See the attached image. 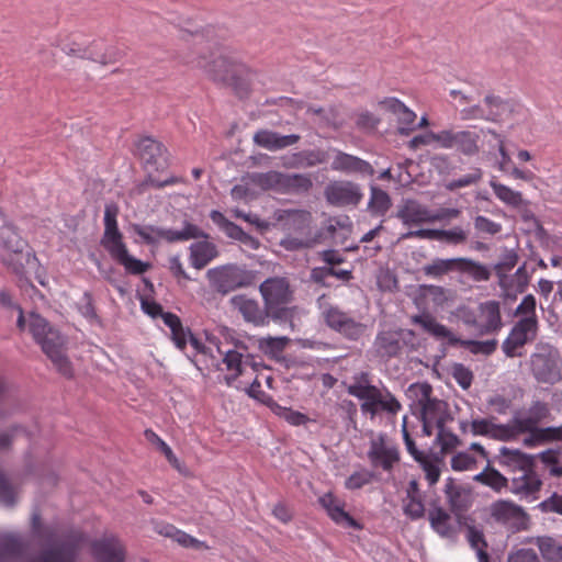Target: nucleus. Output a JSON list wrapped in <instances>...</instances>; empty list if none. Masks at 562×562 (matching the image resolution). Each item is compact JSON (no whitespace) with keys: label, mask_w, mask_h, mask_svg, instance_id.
<instances>
[{"label":"nucleus","mask_w":562,"mask_h":562,"mask_svg":"<svg viewBox=\"0 0 562 562\" xmlns=\"http://www.w3.org/2000/svg\"><path fill=\"white\" fill-rule=\"evenodd\" d=\"M83 536L79 531H71L59 536L50 527L42 526L40 516H32V543L40 552L32 562H75Z\"/></svg>","instance_id":"1"},{"label":"nucleus","mask_w":562,"mask_h":562,"mask_svg":"<svg viewBox=\"0 0 562 562\" xmlns=\"http://www.w3.org/2000/svg\"><path fill=\"white\" fill-rule=\"evenodd\" d=\"M102 43H93L89 47H82L77 43L65 44L61 46V50L70 56H79L88 58L100 64H108L114 59L112 53L105 52Z\"/></svg>","instance_id":"25"},{"label":"nucleus","mask_w":562,"mask_h":562,"mask_svg":"<svg viewBox=\"0 0 562 562\" xmlns=\"http://www.w3.org/2000/svg\"><path fill=\"white\" fill-rule=\"evenodd\" d=\"M269 406L273 414H276L280 418H283L292 426H301L310 420L306 415L297 411H293L289 407L281 406L276 402H272Z\"/></svg>","instance_id":"52"},{"label":"nucleus","mask_w":562,"mask_h":562,"mask_svg":"<svg viewBox=\"0 0 562 562\" xmlns=\"http://www.w3.org/2000/svg\"><path fill=\"white\" fill-rule=\"evenodd\" d=\"M249 179L262 190L285 193L286 173L280 171L257 172L252 173Z\"/></svg>","instance_id":"35"},{"label":"nucleus","mask_w":562,"mask_h":562,"mask_svg":"<svg viewBox=\"0 0 562 562\" xmlns=\"http://www.w3.org/2000/svg\"><path fill=\"white\" fill-rule=\"evenodd\" d=\"M144 311L153 316L156 317L158 315L161 316L164 324L170 329L171 331V339L175 342L176 347L180 350H184L188 341L191 344V346L200 353L204 355L205 350L201 346L198 339H195L189 329H186L180 318L172 314V313H165L162 312V308L160 305L156 303H143Z\"/></svg>","instance_id":"11"},{"label":"nucleus","mask_w":562,"mask_h":562,"mask_svg":"<svg viewBox=\"0 0 562 562\" xmlns=\"http://www.w3.org/2000/svg\"><path fill=\"white\" fill-rule=\"evenodd\" d=\"M190 263L201 270L218 256V249L209 240L196 241L190 245Z\"/></svg>","instance_id":"32"},{"label":"nucleus","mask_w":562,"mask_h":562,"mask_svg":"<svg viewBox=\"0 0 562 562\" xmlns=\"http://www.w3.org/2000/svg\"><path fill=\"white\" fill-rule=\"evenodd\" d=\"M403 509L405 515L414 520L422 518L425 514L424 503L419 495L417 483L414 481L411 482L407 490V496L404 499Z\"/></svg>","instance_id":"41"},{"label":"nucleus","mask_w":562,"mask_h":562,"mask_svg":"<svg viewBox=\"0 0 562 562\" xmlns=\"http://www.w3.org/2000/svg\"><path fill=\"white\" fill-rule=\"evenodd\" d=\"M330 167L333 170L345 172V173H352V172L372 173L373 172V169L368 161L362 160L356 156L339 151V150L336 151V155L331 161Z\"/></svg>","instance_id":"31"},{"label":"nucleus","mask_w":562,"mask_h":562,"mask_svg":"<svg viewBox=\"0 0 562 562\" xmlns=\"http://www.w3.org/2000/svg\"><path fill=\"white\" fill-rule=\"evenodd\" d=\"M458 272L467 273L474 281H487L491 277L490 270L482 263L469 258H458Z\"/></svg>","instance_id":"46"},{"label":"nucleus","mask_w":562,"mask_h":562,"mask_svg":"<svg viewBox=\"0 0 562 562\" xmlns=\"http://www.w3.org/2000/svg\"><path fill=\"white\" fill-rule=\"evenodd\" d=\"M481 178H482V171H481V169L476 168L472 172L463 175L460 178L450 181L447 184V188L449 190H456V189H460V188L470 187V186L476 183L477 181H480Z\"/></svg>","instance_id":"63"},{"label":"nucleus","mask_w":562,"mask_h":562,"mask_svg":"<svg viewBox=\"0 0 562 562\" xmlns=\"http://www.w3.org/2000/svg\"><path fill=\"white\" fill-rule=\"evenodd\" d=\"M505 427L510 432V440L516 439L521 434L539 428L537 419L532 418L529 414L526 416H515L509 423L505 424Z\"/></svg>","instance_id":"47"},{"label":"nucleus","mask_w":562,"mask_h":562,"mask_svg":"<svg viewBox=\"0 0 562 562\" xmlns=\"http://www.w3.org/2000/svg\"><path fill=\"white\" fill-rule=\"evenodd\" d=\"M347 391L350 395L361 401V412L363 415H369L371 419L375 417V403L380 389L370 384L367 373H361L359 378L348 385Z\"/></svg>","instance_id":"17"},{"label":"nucleus","mask_w":562,"mask_h":562,"mask_svg":"<svg viewBox=\"0 0 562 562\" xmlns=\"http://www.w3.org/2000/svg\"><path fill=\"white\" fill-rule=\"evenodd\" d=\"M369 206L374 213L382 215L390 209L391 199L382 189L372 187Z\"/></svg>","instance_id":"55"},{"label":"nucleus","mask_w":562,"mask_h":562,"mask_svg":"<svg viewBox=\"0 0 562 562\" xmlns=\"http://www.w3.org/2000/svg\"><path fill=\"white\" fill-rule=\"evenodd\" d=\"M300 140V135H281L279 133L261 130L254 135V142L268 150H279L292 146Z\"/></svg>","instance_id":"28"},{"label":"nucleus","mask_w":562,"mask_h":562,"mask_svg":"<svg viewBox=\"0 0 562 562\" xmlns=\"http://www.w3.org/2000/svg\"><path fill=\"white\" fill-rule=\"evenodd\" d=\"M467 538L471 548L475 550L479 562H488V554L485 550L487 544L483 532L474 527H469Z\"/></svg>","instance_id":"51"},{"label":"nucleus","mask_w":562,"mask_h":562,"mask_svg":"<svg viewBox=\"0 0 562 562\" xmlns=\"http://www.w3.org/2000/svg\"><path fill=\"white\" fill-rule=\"evenodd\" d=\"M145 437L149 442L155 445L161 451V453H164L168 462L175 469H177L180 473H186V468L180 463L171 448L158 435H156L153 430H146Z\"/></svg>","instance_id":"48"},{"label":"nucleus","mask_w":562,"mask_h":562,"mask_svg":"<svg viewBox=\"0 0 562 562\" xmlns=\"http://www.w3.org/2000/svg\"><path fill=\"white\" fill-rule=\"evenodd\" d=\"M418 415L423 424V434L428 437L435 434L436 429L452 420L448 404L438 398L420 408Z\"/></svg>","instance_id":"16"},{"label":"nucleus","mask_w":562,"mask_h":562,"mask_svg":"<svg viewBox=\"0 0 562 562\" xmlns=\"http://www.w3.org/2000/svg\"><path fill=\"white\" fill-rule=\"evenodd\" d=\"M503 327L499 302L490 300L477 306V335H492Z\"/></svg>","instance_id":"21"},{"label":"nucleus","mask_w":562,"mask_h":562,"mask_svg":"<svg viewBox=\"0 0 562 562\" xmlns=\"http://www.w3.org/2000/svg\"><path fill=\"white\" fill-rule=\"evenodd\" d=\"M460 116L464 121H471V120L488 121V119L493 117L491 112H488V109L483 110V105H481V104L464 106L460 111Z\"/></svg>","instance_id":"62"},{"label":"nucleus","mask_w":562,"mask_h":562,"mask_svg":"<svg viewBox=\"0 0 562 562\" xmlns=\"http://www.w3.org/2000/svg\"><path fill=\"white\" fill-rule=\"evenodd\" d=\"M321 316L326 325L349 339H358L364 334L366 326L345 313L338 306L327 302L325 296L318 299Z\"/></svg>","instance_id":"9"},{"label":"nucleus","mask_w":562,"mask_h":562,"mask_svg":"<svg viewBox=\"0 0 562 562\" xmlns=\"http://www.w3.org/2000/svg\"><path fill=\"white\" fill-rule=\"evenodd\" d=\"M382 104L396 116L397 131L401 135H409L416 130V113L407 108L402 101L395 98L385 99Z\"/></svg>","instance_id":"24"},{"label":"nucleus","mask_w":562,"mask_h":562,"mask_svg":"<svg viewBox=\"0 0 562 562\" xmlns=\"http://www.w3.org/2000/svg\"><path fill=\"white\" fill-rule=\"evenodd\" d=\"M0 257L2 262L16 274H21L24 267L35 260V257L27 251V243L11 225L0 228Z\"/></svg>","instance_id":"6"},{"label":"nucleus","mask_w":562,"mask_h":562,"mask_svg":"<svg viewBox=\"0 0 562 562\" xmlns=\"http://www.w3.org/2000/svg\"><path fill=\"white\" fill-rule=\"evenodd\" d=\"M131 228L143 239L144 243L148 245H155L161 240L176 243L207 237L199 226L189 222H184L183 227L180 231L140 224H133Z\"/></svg>","instance_id":"8"},{"label":"nucleus","mask_w":562,"mask_h":562,"mask_svg":"<svg viewBox=\"0 0 562 562\" xmlns=\"http://www.w3.org/2000/svg\"><path fill=\"white\" fill-rule=\"evenodd\" d=\"M92 555L97 562H124L125 548L115 536H105L92 543Z\"/></svg>","instance_id":"22"},{"label":"nucleus","mask_w":562,"mask_h":562,"mask_svg":"<svg viewBox=\"0 0 562 562\" xmlns=\"http://www.w3.org/2000/svg\"><path fill=\"white\" fill-rule=\"evenodd\" d=\"M319 504L336 524L342 527L359 528L358 522L345 512L344 503L331 493L321 496Z\"/></svg>","instance_id":"26"},{"label":"nucleus","mask_w":562,"mask_h":562,"mask_svg":"<svg viewBox=\"0 0 562 562\" xmlns=\"http://www.w3.org/2000/svg\"><path fill=\"white\" fill-rule=\"evenodd\" d=\"M507 562H541L538 554L532 549H517L507 557Z\"/></svg>","instance_id":"64"},{"label":"nucleus","mask_w":562,"mask_h":562,"mask_svg":"<svg viewBox=\"0 0 562 562\" xmlns=\"http://www.w3.org/2000/svg\"><path fill=\"white\" fill-rule=\"evenodd\" d=\"M402 409L401 403L387 390H380L375 403V416L382 412L395 416Z\"/></svg>","instance_id":"50"},{"label":"nucleus","mask_w":562,"mask_h":562,"mask_svg":"<svg viewBox=\"0 0 562 562\" xmlns=\"http://www.w3.org/2000/svg\"><path fill=\"white\" fill-rule=\"evenodd\" d=\"M206 277L211 285L220 293L227 294L251 283V276L245 269L236 265H226L210 269Z\"/></svg>","instance_id":"10"},{"label":"nucleus","mask_w":562,"mask_h":562,"mask_svg":"<svg viewBox=\"0 0 562 562\" xmlns=\"http://www.w3.org/2000/svg\"><path fill=\"white\" fill-rule=\"evenodd\" d=\"M27 322L30 333L36 342L41 345L44 353L61 374L70 376L72 369L65 353V338L38 314L31 313Z\"/></svg>","instance_id":"4"},{"label":"nucleus","mask_w":562,"mask_h":562,"mask_svg":"<svg viewBox=\"0 0 562 562\" xmlns=\"http://www.w3.org/2000/svg\"><path fill=\"white\" fill-rule=\"evenodd\" d=\"M136 148L140 159L147 167H151L155 170L167 167L166 149L161 143L150 137H143L137 143Z\"/></svg>","instance_id":"23"},{"label":"nucleus","mask_w":562,"mask_h":562,"mask_svg":"<svg viewBox=\"0 0 562 562\" xmlns=\"http://www.w3.org/2000/svg\"><path fill=\"white\" fill-rule=\"evenodd\" d=\"M536 305L535 296L528 294L516 307L515 315L519 316L520 319L538 321L536 315Z\"/></svg>","instance_id":"59"},{"label":"nucleus","mask_w":562,"mask_h":562,"mask_svg":"<svg viewBox=\"0 0 562 562\" xmlns=\"http://www.w3.org/2000/svg\"><path fill=\"white\" fill-rule=\"evenodd\" d=\"M373 475L368 470H360L352 473L347 477L345 482V486L348 490H359L364 485L369 484L372 480Z\"/></svg>","instance_id":"61"},{"label":"nucleus","mask_w":562,"mask_h":562,"mask_svg":"<svg viewBox=\"0 0 562 562\" xmlns=\"http://www.w3.org/2000/svg\"><path fill=\"white\" fill-rule=\"evenodd\" d=\"M431 528L442 538L453 539L459 524L450 514L440 507L432 508L428 514Z\"/></svg>","instance_id":"29"},{"label":"nucleus","mask_w":562,"mask_h":562,"mask_svg":"<svg viewBox=\"0 0 562 562\" xmlns=\"http://www.w3.org/2000/svg\"><path fill=\"white\" fill-rule=\"evenodd\" d=\"M490 186L493 189L496 198L504 204L513 207H519L522 204L524 199L521 192L499 183L496 181L495 177L491 179Z\"/></svg>","instance_id":"42"},{"label":"nucleus","mask_w":562,"mask_h":562,"mask_svg":"<svg viewBox=\"0 0 562 562\" xmlns=\"http://www.w3.org/2000/svg\"><path fill=\"white\" fill-rule=\"evenodd\" d=\"M18 498L15 487L8 481V479L0 472V504L3 506H13Z\"/></svg>","instance_id":"58"},{"label":"nucleus","mask_w":562,"mask_h":562,"mask_svg":"<svg viewBox=\"0 0 562 562\" xmlns=\"http://www.w3.org/2000/svg\"><path fill=\"white\" fill-rule=\"evenodd\" d=\"M538 331V321L519 319L504 340L502 349L508 358L519 357L518 350L532 341Z\"/></svg>","instance_id":"14"},{"label":"nucleus","mask_w":562,"mask_h":562,"mask_svg":"<svg viewBox=\"0 0 562 562\" xmlns=\"http://www.w3.org/2000/svg\"><path fill=\"white\" fill-rule=\"evenodd\" d=\"M324 193L327 202L334 206L357 205L362 198L356 183L344 180L329 182Z\"/></svg>","instance_id":"18"},{"label":"nucleus","mask_w":562,"mask_h":562,"mask_svg":"<svg viewBox=\"0 0 562 562\" xmlns=\"http://www.w3.org/2000/svg\"><path fill=\"white\" fill-rule=\"evenodd\" d=\"M484 104L488 108V112L493 117L488 119L492 122H499L507 119L514 111L516 105L510 101H504L499 97L487 94L484 98Z\"/></svg>","instance_id":"40"},{"label":"nucleus","mask_w":562,"mask_h":562,"mask_svg":"<svg viewBox=\"0 0 562 562\" xmlns=\"http://www.w3.org/2000/svg\"><path fill=\"white\" fill-rule=\"evenodd\" d=\"M499 464L507 468L514 474L519 473L530 467H533V460L519 450L502 448L499 451Z\"/></svg>","instance_id":"34"},{"label":"nucleus","mask_w":562,"mask_h":562,"mask_svg":"<svg viewBox=\"0 0 562 562\" xmlns=\"http://www.w3.org/2000/svg\"><path fill=\"white\" fill-rule=\"evenodd\" d=\"M458 270V258H436L423 267L425 276L439 279L442 276Z\"/></svg>","instance_id":"44"},{"label":"nucleus","mask_w":562,"mask_h":562,"mask_svg":"<svg viewBox=\"0 0 562 562\" xmlns=\"http://www.w3.org/2000/svg\"><path fill=\"white\" fill-rule=\"evenodd\" d=\"M368 459L373 468H380L390 473L400 462V451L387 435L378 434L370 440Z\"/></svg>","instance_id":"12"},{"label":"nucleus","mask_w":562,"mask_h":562,"mask_svg":"<svg viewBox=\"0 0 562 562\" xmlns=\"http://www.w3.org/2000/svg\"><path fill=\"white\" fill-rule=\"evenodd\" d=\"M531 372L539 383L557 384L562 381V361L557 348L549 344L540 345L530 358Z\"/></svg>","instance_id":"7"},{"label":"nucleus","mask_w":562,"mask_h":562,"mask_svg":"<svg viewBox=\"0 0 562 562\" xmlns=\"http://www.w3.org/2000/svg\"><path fill=\"white\" fill-rule=\"evenodd\" d=\"M474 481L480 482L496 492L509 486V481L497 470L488 469L474 476Z\"/></svg>","instance_id":"49"},{"label":"nucleus","mask_w":562,"mask_h":562,"mask_svg":"<svg viewBox=\"0 0 562 562\" xmlns=\"http://www.w3.org/2000/svg\"><path fill=\"white\" fill-rule=\"evenodd\" d=\"M233 303L238 308L245 321L255 325H261L265 322V314L258 303L243 296L233 299Z\"/></svg>","instance_id":"38"},{"label":"nucleus","mask_w":562,"mask_h":562,"mask_svg":"<svg viewBox=\"0 0 562 562\" xmlns=\"http://www.w3.org/2000/svg\"><path fill=\"white\" fill-rule=\"evenodd\" d=\"M413 322L435 339L450 346L461 345L469 348L474 353L491 355L497 347L495 339L486 341L462 340L450 328L439 323L432 315L427 313L414 316Z\"/></svg>","instance_id":"5"},{"label":"nucleus","mask_w":562,"mask_h":562,"mask_svg":"<svg viewBox=\"0 0 562 562\" xmlns=\"http://www.w3.org/2000/svg\"><path fill=\"white\" fill-rule=\"evenodd\" d=\"M552 430H554V427L538 428L529 431L524 438V445L533 448L548 441H555L554 434L551 432Z\"/></svg>","instance_id":"54"},{"label":"nucleus","mask_w":562,"mask_h":562,"mask_svg":"<svg viewBox=\"0 0 562 562\" xmlns=\"http://www.w3.org/2000/svg\"><path fill=\"white\" fill-rule=\"evenodd\" d=\"M188 63H193L196 67L203 69L213 80L233 87L239 94L246 93L248 90L250 70L233 56L213 53L210 60L200 56Z\"/></svg>","instance_id":"2"},{"label":"nucleus","mask_w":562,"mask_h":562,"mask_svg":"<svg viewBox=\"0 0 562 562\" xmlns=\"http://www.w3.org/2000/svg\"><path fill=\"white\" fill-rule=\"evenodd\" d=\"M470 432L473 436H484L501 441L510 440V432L505 427V424H496L493 418L471 420Z\"/></svg>","instance_id":"27"},{"label":"nucleus","mask_w":562,"mask_h":562,"mask_svg":"<svg viewBox=\"0 0 562 562\" xmlns=\"http://www.w3.org/2000/svg\"><path fill=\"white\" fill-rule=\"evenodd\" d=\"M312 186V179L308 175L286 173L285 193L307 192Z\"/></svg>","instance_id":"53"},{"label":"nucleus","mask_w":562,"mask_h":562,"mask_svg":"<svg viewBox=\"0 0 562 562\" xmlns=\"http://www.w3.org/2000/svg\"><path fill=\"white\" fill-rule=\"evenodd\" d=\"M441 139H442V131L440 132H427L425 134H420L417 136H414L409 143L408 146L412 149H417L420 146H435L437 148H441Z\"/></svg>","instance_id":"56"},{"label":"nucleus","mask_w":562,"mask_h":562,"mask_svg":"<svg viewBox=\"0 0 562 562\" xmlns=\"http://www.w3.org/2000/svg\"><path fill=\"white\" fill-rule=\"evenodd\" d=\"M23 542L20 537L13 533H5L0 536V562H10L18 559L24 550Z\"/></svg>","instance_id":"36"},{"label":"nucleus","mask_w":562,"mask_h":562,"mask_svg":"<svg viewBox=\"0 0 562 562\" xmlns=\"http://www.w3.org/2000/svg\"><path fill=\"white\" fill-rule=\"evenodd\" d=\"M479 142L480 135L474 131L442 130V149H456L465 156H474L480 150Z\"/></svg>","instance_id":"15"},{"label":"nucleus","mask_w":562,"mask_h":562,"mask_svg":"<svg viewBox=\"0 0 562 562\" xmlns=\"http://www.w3.org/2000/svg\"><path fill=\"white\" fill-rule=\"evenodd\" d=\"M119 207L114 203L106 204L104 207V233L101 245L106 249L110 256L122 265L128 273L142 274L146 272L149 265L136 259L128 254L123 236L117 226Z\"/></svg>","instance_id":"3"},{"label":"nucleus","mask_w":562,"mask_h":562,"mask_svg":"<svg viewBox=\"0 0 562 562\" xmlns=\"http://www.w3.org/2000/svg\"><path fill=\"white\" fill-rule=\"evenodd\" d=\"M431 394L432 387L427 382L413 383L406 391L407 397L412 401V406L417 412L436 398Z\"/></svg>","instance_id":"39"},{"label":"nucleus","mask_w":562,"mask_h":562,"mask_svg":"<svg viewBox=\"0 0 562 562\" xmlns=\"http://www.w3.org/2000/svg\"><path fill=\"white\" fill-rule=\"evenodd\" d=\"M396 217L406 226H418L426 223H432L440 220V215L435 214L426 205L416 200H404L396 213Z\"/></svg>","instance_id":"20"},{"label":"nucleus","mask_w":562,"mask_h":562,"mask_svg":"<svg viewBox=\"0 0 562 562\" xmlns=\"http://www.w3.org/2000/svg\"><path fill=\"white\" fill-rule=\"evenodd\" d=\"M542 486L539 475L530 467L517 474H514L509 483V492L519 497V499L535 501Z\"/></svg>","instance_id":"19"},{"label":"nucleus","mask_w":562,"mask_h":562,"mask_svg":"<svg viewBox=\"0 0 562 562\" xmlns=\"http://www.w3.org/2000/svg\"><path fill=\"white\" fill-rule=\"evenodd\" d=\"M260 292L270 305H277L288 301L290 292L289 284L285 279L273 278L268 279L260 285Z\"/></svg>","instance_id":"33"},{"label":"nucleus","mask_w":562,"mask_h":562,"mask_svg":"<svg viewBox=\"0 0 562 562\" xmlns=\"http://www.w3.org/2000/svg\"><path fill=\"white\" fill-rule=\"evenodd\" d=\"M218 351L224 355L223 362L231 373L226 376L227 384H232L239 375L244 374L247 367H252V359L239 350Z\"/></svg>","instance_id":"30"},{"label":"nucleus","mask_w":562,"mask_h":562,"mask_svg":"<svg viewBox=\"0 0 562 562\" xmlns=\"http://www.w3.org/2000/svg\"><path fill=\"white\" fill-rule=\"evenodd\" d=\"M326 153L323 150H302L293 154L284 166L288 168H308L326 161Z\"/></svg>","instance_id":"37"},{"label":"nucleus","mask_w":562,"mask_h":562,"mask_svg":"<svg viewBox=\"0 0 562 562\" xmlns=\"http://www.w3.org/2000/svg\"><path fill=\"white\" fill-rule=\"evenodd\" d=\"M490 515L498 524L519 531L528 526L529 517L525 509L512 501L499 499L490 505Z\"/></svg>","instance_id":"13"},{"label":"nucleus","mask_w":562,"mask_h":562,"mask_svg":"<svg viewBox=\"0 0 562 562\" xmlns=\"http://www.w3.org/2000/svg\"><path fill=\"white\" fill-rule=\"evenodd\" d=\"M476 464L475 458L468 451L459 452L451 459V468L454 471H470Z\"/></svg>","instance_id":"60"},{"label":"nucleus","mask_w":562,"mask_h":562,"mask_svg":"<svg viewBox=\"0 0 562 562\" xmlns=\"http://www.w3.org/2000/svg\"><path fill=\"white\" fill-rule=\"evenodd\" d=\"M375 348L382 357L396 356L401 350L398 335L393 331H385L378 335L375 339Z\"/></svg>","instance_id":"43"},{"label":"nucleus","mask_w":562,"mask_h":562,"mask_svg":"<svg viewBox=\"0 0 562 562\" xmlns=\"http://www.w3.org/2000/svg\"><path fill=\"white\" fill-rule=\"evenodd\" d=\"M435 432H437L436 440L440 445L442 452L450 451L460 446L461 443L458 436L454 435L452 431L446 429L445 426H441L440 428L436 429Z\"/></svg>","instance_id":"57"},{"label":"nucleus","mask_w":562,"mask_h":562,"mask_svg":"<svg viewBox=\"0 0 562 562\" xmlns=\"http://www.w3.org/2000/svg\"><path fill=\"white\" fill-rule=\"evenodd\" d=\"M543 562H562V546L551 537H539L536 541Z\"/></svg>","instance_id":"45"}]
</instances>
